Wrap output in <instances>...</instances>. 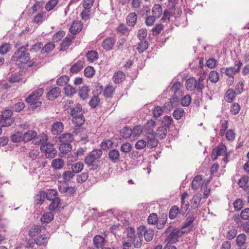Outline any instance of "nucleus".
<instances>
[{
  "label": "nucleus",
  "instance_id": "obj_29",
  "mask_svg": "<svg viewBox=\"0 0 249 249\" xmlns=\"http://www.w3.org/2000/svg\"><path fill=\"white\" fill-rule=\"evenodd\" d=\"M152 13L155 17L159 18L162 13V8L159 4H155L152 9Z\"/></svg>",
  "mask_w": 249,
  "mask_h": 249
},
{
  "label": "nucleus",
  "instance_id": "obj_64",
  "mask_svg": "<svg viewBox=\"0 0 249 249\" xmlns=\"http://www.w3.org/2000/svg\"><path fill=\"white\" fill-rule=\"evenodd\" d=\"M100 102V100L98 96L95 95L91 98L89 104L92 108H95L99 105Z\"/></svg>",
  "mask_w": 249,
  "mask_h": 249
},
{
  "label": "nucleus",
  "instance_id": "obj_11",
  "mask_svg": "<svg viewBox=\"0 0 249 249\" xmlns=\"http://www.w3.org/2000/svg\"><path fill=\"white\" fill-rule=\"evenodd\" d=\"M235 63L237 68L231 67L226 68L225 70V74L229 77H234V75L240 71L242 63L240 61H236Z\"/></svg>",
  "mask_w": 249,
  "mask_h": 249
},
{
  "label": "nucleus",
  "instance_id": "obj_21",
  "mask_svg": "<svg viewBox=\"0 0 249 249\" xmlns=\"http://www.w3.org/2000/svg\"><path fill=\"white\" fill-rule=\"evenodd\" d=\"M84 60H80L72 65L70 68V72L72 73H76L78 72L82 69L84 67Z\"/></svg>",
  "mask_w": 249,
  "mask_h": 249
},
{
  "label": "nucleus",
  "instance_id": "obj_2",
  "mask_svg": "<svg viewBox=\"0 0 249 249\" xmlns=\"http://www.w3.org/2000/svg\"><path fill=\"white\" fill-rule=\"evenodd\" d=\"M24 47H20L17 50L12 57V60L21 64L27 63L30 59V53L25 51Z\"/></svg>",
  "mask_w": 249,
  "mask_h": 249
},
{
  "label": "nucleus",
  "instance_id": "obj_40",
  "mask_svg": "<svg viewBox=\"0 0 249 249\" xmlns=\"http://www.w3.org/2000/svg\"><path fill=\"white\" fill-rule=\"evenodd\" d=\"M236 94L232 89H229L225 94V100L229 103L232 102Z\"/></svg>",
  "mask_w": 249,
  "mask_h": 249
},
{
  "label": "nucleus",
  "instance_id": "obj_53",
  "mask_svg": "<svg viewBox=\"0 0 249 249\" xmlns=\"http://www.w3.org/2000/svg\"><path fill=\"white\" fill-rule=\"evenodd\" d=\"M148 42L146 40L142 41L138 45L137 49L139 53L144 52L148 47Z\"/></svg>",
  "mask_w": 249,
  "mask_h": 249
},
{
  "label": "nucleus",
  "instance_id": "obj_52",
  "mask_svg": "<svg viewBox=\"0 0 249 249\" xmlns=\"http://www.w3.org/2000/svg\"><path fill=\"white\" fill-rule=\"evenodd\" d=\"M11 140L14 142H19L23 141V133L17 132L11 136Z\"/></svg>",
  "mask_w": 249,
  "mask_h": 249
},
{
  "label": "nucleus",
  "instance_id": "obj_50",
  "mask_svg": "<svg viewBox=\"0 0 249 249\" xmlns=\"http://www.w3.org/2000/svg\"><path fill=\"white\" fill-rule=\"evenodd\" d=\"M70 78L66 75H63L59 77L56 81V84L59 86H64L66 85L69 81Z\"/></svg>",
  "mask_w": 249,
  "mask_h": 249
},
{
  "label": "nucleus",
  "instance_id": "obj_10",
  "mask_svg": "<svg viewBox=\"0 0 249 249\" xmlns=\"http://www.w3.org/2000/svg\"><path fill=\"white\" fill-rule=\"evenodd\" d=\"M188 194L187 192H184L181 196V207H180V214L183 215L188 210L190 203L188 200L187 197Z\"/></svg>",
  "mask_w": 249,
  "mask_h": 249
},
{
  "label": "nucleus",
  "instance_id": "obj_8",
  "mask_svg": "<svg viewBox=\"0 0 249 249\" xmlns=\"http://www.w3.org/2000/svg\"><path fill=\"white\" fill-rule=\"evenodd\" d=\"M139 235L144 236V239L146 241H150L152 240L154 231L151 229H146L144 226H141L138 228Z\"/></svg>",
  "mask_w": 249,
  "mask_h": 249
},
{
  "label": "nucleus",
  "instance_id": "obj_16",
  "mask_svg": "<svg viewBox=\"0 0 249 249\" xmlns=\"http://www.w3.org/2000/svg\"><path fill=\"white\" fill-rule=\"evenodd\" d=\"M61 90L58 87L53 88L47 93L46 98L51 101L56 99L60 94Z\"/></svg>",
  "mask_w": 249,
  "mask_h": 249
},
{
  "label": "nucleus",
  "instance_id": "obj_22",
  "mask_svg": "<svg viewBox=\"0 0 249 249\" xmlns=\"http://www.w3.org/2000/svg\"><path fill=\"white\" fill-rule=\"evenodd\" d=\"M199 78L198 80H196V82L197 84V88L200 90L202 91V90L204 89L205 86L204 84V80L206 78V72L204 71H201L198 73Z\"/></svg>",
  "mask_w": 249,
  "mask_h": 249
},
{
  "label": "nucleus",
  "instance_id": "obj_28",
  "mask_svg": "<svg viewBox=\"0 0 249 249\" xmlns=\"http://www.w3.org/2000/svg\"><path fill=\"white\" fill-rule=\"evenodd\" d=\"M167 128L166 126H164L161 125L159 126L156 132L155 133L157 137H159V138L160 139H164L166 137L167 134Z\"/></svg>",
  "mask_w": 249,
  "mask_h": 249
},
{
  "label": "nucleus",
  "instance_id": "obj_36",
  "mask_svg": "<svg viewBox=\"0 0 249 249\" xmlns=\"http://www.w3.org/2000/svg\"><path fill=\"white\" fill-rule=\"evenodd\" d=\"M52 166L55 169H61L64 165V161L61 159H55L52 160Z\"/></svg>",
  "mask_w": 249,
  "mask_h": 249
},
{
  "label": "nucleus",
  "instance_id": "obj_47",
  "mask_svg": "<svg viewBox=\"0 0 249 249\" xmlns=\"http://www.w3.org/2000/svg\"><path fill=\"white\" fill-rule=\"evenodd\" d=\"M59 149L61 153L66 154L71 149V146L69 143H61L59 147Z\"/></svg>",
  "mask_w": 249,
  "mask_h": 249
},
{
  "label": "nucleus",
  "instance_id": "obj_6",
  "mask_svg": "<svg viewBox=\"0 0 249 249\" xmlns=\"http://www.w3.org/2000/svg\"><path fill=\"white\" fill-rule=\"evenodd\" d=\"M155 135L153 130L148 131L145 134L144 139L146 141L148 148H152L157 146L158 141L155 138Z\"/></svg>",
  "mask_w": 249,
  "mask_h": 249
},
{
  "label": "nucleus",
  "instance_id": "obj_49",
  "mask_svg": "<svg viewBox=\"0 0 249 249\" xmlns=\"http://www.w3.org/2000/svg\"><path fill=\"white\" fill-rule=\"evenodd\" d=\"M55 47L53 43L50 42L47 43L41 50L42 54L48 53L53 50Z\"/></svg>",
  "mask_w": 249,
  "mask_h": 249
},
{
  "label": "nucleus",
  "instance_id": "obj_48",
  "mask_svg": "<svg viewBox=\"0 0 249 249\" xmlns=\"http://www.w3.org/2000/svg\"><path fill=\"white\" fill-rule=\"evenodd\" d=\"M75 174L72 171H65L62 174L63 179L65 183L69 181L71 179L73 178Z\"/></svg>",
  "mask_w": 249,
  "mask_h": 249
},
{
  "label": "nucleus",
  "instance_id": "obj_3",
  "mask_svg": "<svg viewBox=\"0 0 249 249\" xmlns=\"http://www.w3.org/2000/svg\"><path fill=\"white\" fill-rule=\"evenodd\" d=\"M44 93V89L43 88H38L34 90L32 93L26 99V101L28 103L31 104H35L36 107H39L41 104V102L36 101Z\"/></svg>",
  "mask_w": 249,
  "mask_h": 249
},
{
  "label": "nucleus",
  "instance_id": "obj_46",
  "mask_svg": "<svg viewBox=\"0 0 249 249\" xmlns=\"http://www.w3.org/2000/svg\"><path fill=\"white\" fill-rule=\"evenodd\" d=\"M181 87L182 84L180 82H177L171 87V90L174 92V93L179 95L180 93L183 94L181 90Z\"/></svg>",
  "mask_w": 249,
  "mask_h": 249
},
{
  "label": "nucleus",
  "instance_id": "obj_18",
  "mask_svg": "<svg viewBox=\"0 0 249 249\" xmlns=\"http://www.w3.org/2000/svg\"><path fill=\"white\" fill-rule=\"evenodd\" d=\"M90 91V89L88 86H82L78 90V95L81 99L85 100L88 98Z\"/></svg>",
  "mask_w": 249,
  "mask_h": 249
},
{
  "label": "nucleus",
  "instance_id": "obj_24",
  "mask_svg": "<svg viewBox=\"0 0 249 249\" xmlns=\"http://www.w3.org/2000/svg\"><path fill=\"white\" fill-rule=\"evenodd\" d=\"M183 96V94H180L178 95V94L174 93L172 95V101L170 102L166 103V104L168 107H167V109L168 110H170L171 108L173 107L177 103H178L180 100V98Z\"/></svg>",
  "mask_w": 249,
  "mask_h": 249
},
{
  "label": "nucleus",
  "instance_id": "obj_7",
  "mask_svg": "<svg viewBox=\"0 0 249 249\" xmlns=\"http://www.w3.org/2000/svg\"><path fill=\"white\" fill-rule=\"evenodd\" d=\"M184 233H185V231L178 228H176L168 236L167 240L168 243L174 244L178 241V238L181 237Z\"/></svg>",
  "mask_w": 249,
  "mask_h": 249
},
{
  "label": "nucleus",
  "instance_id": "obj_60",
  "mask_svg": "<svg viewBox=\"0 0 249 249\" xmlns=\"http://www.w3.org/2000/svg\"><path fill=\"white\" fill-rule=\"evenodd\" d=\"M249 181V177L247 176L242 177L239 180L238 184L240 187L242 188L244 190H246L247 188V183Z\"/></svg>",
  "mask_w": 249,
  "mask_h": 249
},
{
  "label": "nucleus",
  "instance_id": "obj_1",
  "mask_svg": "<svg viewBox=\"0 0 249 249\" xmlns=\"http://www.w3.org/2000/svg\"><path fill=\"white\" fill-rule=\"evenodd\" d=\"M102 154L101 149H96L93 150L85 157L84 162L90 170H95L99 167L101 163L100 159Z\"/></svg>",
  "mask_w": 249,
  "mask_h": 249
},
{
  "label": "nucleus",
  "instance_id": "obj_20",
  "mask_svg": "<svg viewBox=\"0 0 249 249\" xmlns=\"http://www.w3.org/2000/svg\"><path fill=\"white\" fill-rule=\"evenodd\" d=\"M108 158L112 162L115 163L119 161L120 159V152L116 149L110 150L108 153Z\"/></svg>",
  "mask_w": 249,
  "mask_h": 249
},
{
  "label": "nucleus",
  "instance_id": "obj_51",
  "mask_svg": "<svg viewBox=\"0 0 249 249\" xmlns=\"http://www.w3.org/2000/svg\"><path fill=\"white\" fill-rule=\"evenodd\" d=\"M86 57L88 61L93 62L98 59V53L95 51H90L86 53Z\"/></svg>",
  "mask_w": 249,
  "mask_h": 249
},
{
  "label": "nucleus",
  "instance_id": "obj_32",
  "mask_svg": "<svg viewBox=\"0 0 249 249\" xmlns=\"http://www.w3.org/2000/svg\"><path fill=\"white\" fill-rule=\"evenodd\" d=\"M73 136L70 133L63 134L59 137V142L61 143H70L71 142L73 141Z\"/></svg>",
  "mask_w": 249,
  "mask_h": 249
},
{
  "label": "nucleus",
  "instance_id": "obj_13",
  "mask_svg": "<svg viewBox=\"0 0 249 249\" xmlns=\"http://www.w3.org/2000/svg\"><path fill=\"white\" fill-rule=\"evenodd\" d=\"M185 85L186 89L188 90L193 91L194 89H196L198 92H202L197 88L196 80L193 77H190L186 80Z\"/></svg>",
  "mask_w": 249,
  "mask_h": 249
},
{
  "label": "nucleus",
  "instance_id": "obj_59",
  "mask_svg": "<svg viewBox=\"0 0 249 249\" xmlns=\"http://www.w3.org/2000/svg\"><path fill=\"white\" fill-rule=\"evenodd\" d=\"M246 236L245 234H240L238 235L236 238V244L238 247L243 246L246 242Z\"/></svg>",
  "mask_w": 249,
  "mask_h": 249
},
{
  "label": "nucleus",
  "instance_id": "obj_45",
  "mask_svg": "<svg viewBox=\"0 0 249 249\" xmlns=\"http://www.w3.org/2000/svg\"><path fill=\"white\" fill-rule=\"evenodd\" d=\"M209 79L213 83H216L219 80V74L216 71H212L209 75Z\"/></svg>",
  "mask_w": 249,
  "mask_h": 249
},
{
  "label": "nucleus",
  "instance_id": "obj_61",
  "mask_svg": "<svg viewBox=\"0 0 249 249\" xmlns=\"http://www.w3.org/2000/svg\"><path fill=\"white\" fill-rule=\"evenodd\" d=\"M45 12L38 13L33 19V22L35 23H41L44 20L45 18Z\"/></svg>",
  "mask_w": 249,
  "mask_h": 249
},
{
  "label": "nucleus",
  "instance_id": "obj_38",
  "mask_svg": "<svg viewBox=\"0 0 249 249\" xmlns=\"http://www.w3.org/2000/svg\"><path fill=\"white\" fill-rule=\"evenodd\" d=\"M48 237L45 234L38 236L35 239V242L38 246H46L48 242Z\"/></svg>",
  "mask_w": 249,
  "mask_h": 249
},
{
  "label": "nucleus",
  "instance_id": "obj_63",
  "mask_svg": "<svg viewBox=\"0 0 249 249\" xmlns=\"http://www.w3.org/2000/svg\"><path fill=\"white\" fill-rule=\"evenodd\" d=\"M64 90L66 95L68 96H71L76 92L75 89L70 85L65 86Z\"/></svg>",
  "mask_w": 249,
  "mask_h": 249
},
{
  "label": "nucleus",
  "instance_id": "obj_58",
  "mask_svg": "<svg viewBox=\"0 0 249 249\" xmlns=\"http://www.w3.org/2000/svg\"><path fill=\"white\" fill-rule=\"evenodd\" d=\"M173 122V118L171 116H165L163 117L161 124L166 128H169Z\"/></svg>",
  "mask_w": 249,
  "mask_h": 249
},
{
  "label": "nucleus",
  "instance_id": "obj_27",
  "mask_svg": "<svg viewBox=\"0 0 249 249\" xmlns=\"http://www.w3.org/2000/svg\"><path fill=\"white\" fill-rule=\"evenodd\" d=\"M85 121V117L82 113L73 117L72 119V122L75 126H81Z\"/></svg>",
  "mask_w": 249,
  "mask_h": 249
},
{
  "label": "nucleus",
  "instance_id": "obj_30",
  "mask_svg": "<svg viewBox=\"0 0 249 249\" xmlns=\"http://www.w3.org/2000/svg\"><path fill=\"white\" fill-rule=\"evenodd\" d=\"M73 37H66L60 44V51L67 50L71 43Z\"/></svg>",
  "mask_w": 249,
  "mask_h": 249
},
{
  "label": "nucleus",
  "instance_id": "obj_44",
  "mask_svg": "<svg viewBox=\"0 0 249 249\" xmlns=\"http://www.w3.org/2000/svg\"><path fill=\"white\" fill-rule=\"evenodd\" d=\"M120 135L124 139L132 137L131 129L128 127H124L120 130Z\"/></svg>",
  "mask_w": 249,
  "mask_h": 249
},
{
  "label": "nucleus",
  "instance_id": "obj_19",
  "mask_svg": "<svg viewBox=\"0 0 249 249\" xmlns=\"http://www.w3.org/2000/svg\"><path fill=\"white\" fill-rule=\"evenodd\" d=\"M167 106L165 104L163 107L157 106L152 110L153 117L155 119L159 118L164 112L165 110L169 111L167 109Z\"/></svg>",
  "mask_w": 249,
  "mask_h": 249
},
{
  "label": "nucleus",
  "instance_id": "obj_41",
  "mask_svg": "<svg viewBox=\"0 0 249 249\" xmlns=\"http://www.w3.org/2000/svg\"><path fill=\"white\" fill-rule=\"evenodd\" d=\"M53 214L52 212H47L41 217V221L42 223H49L53 219Z\"/></svg>",
  "mask_w": 249,
  "mask_h": 249
},
{
  "label": "nucleus",
  "instance_id": "obj_55",
  "mask_svg": "<svg viewBox=\"0 0 249 249\" xmlns=\"http://www.w3.org/2000/svg\"><path fill=\"white\" fill-rule=\"evenodd\" d=\"M184 109L182 108H177L173 113L174 118L176 120L180 119L184 115Z\"/></svg>",
  "mask_w": 249,
  "mask_h": 249
},
{
  "label": "nucleus",
  "instance_id": "obj_42",
  "mask_svg": "<svg viewBox=\"0 0 249 249\" xmlns=\"http://www.w3.org/2000/svg\"><path fill=\"white\" fill-rule=\"evenodd\" d=\"M125 78V74L122 71H118L115 73L113 77V80L116 84H119L123 81Z\"/></svg>",
  "mask_w": 249,
  "mask_h": 249
},
{
  "label": "nucleus",
  "instance_id": "obj_43",
  "mask_svg": "<svg viewBox=\"0 0 249 249\" xmlns=\"http://www.w3.org/2000/svg\"><path fill=\"white\" fill-rule=\"evenodd\" d=\"M70 110V114L72 117H74L75 116L79 115L80 113H82V106L79 104H76L75 105L74 107H72L71 108Z\"/></svg>",
  "mask_w": 249,
  "mask_h": 249
},
{
  "label": "nucleus",
  "instance_id": "obj_14",
  "mask_svg": "<svg viewBox=\"0 0 249 249\" xmlns=\"http://www.w3.org/2000/svg\"><path fill=\"white\" fill-rule=\"evenodd\" d=\"M64 130V125L61 122L56 121L53 123L51 127V132L53 135H58L60 134Z\"/></svg>",
  "mask_w": 249,
  "mask_h": 249
},
{
  "label": "nucleus",
  "instance_id": "obj_5",
  "mask_svg": "<svg viewBox=\"0 0 249 249\" xmlns=\"http://www.w3.org/2000/svg\"><path fill=\"white\" fill-rule=\"evenodd\" d=\"M41 151L45 153L47 158L52 159L56 155L57 151L54 148L53 145L48 143L43 144L40 147Z\"/></svg>",
  "mask_w": 249,
  "mask_h": 249
},
{
  "label": "nucleus",
  "instance_id": "obj_9",
  "mask_svg": "<svg viewBox=\"0 0 249 249\" xmlns=\"http://www.w3.org/2000/svg\"><path fill=\"white\" fill-rule=\"evenodd\" d=\"M227 148L225 144L221 143L215 148L213 149L212 153V158L215 160L219 156H222L226 153Z\"/></svg>",
  "mask_w": 249,
  "mask_h": 249
},
{
  "label": "nucleus",
  "instance_id": "obj_34",
  "mask_svg": "<svg viewBox=\"0 0 249 249\" xmlns=\"http://www.w3.org/2000/svg\"><path fill=\"white\" fill-rule=\"evenodd\" d=\"M178 213L180 214V210L177 205L172 206L169 213V217L171 219H174Z\"/></svg>",
  "mask_w": 249,
  "mask_h": 249
},
{
  "label": "nucleus",
  "instance_id": "obj_15",
  "mask_svg": "<svg viewBox=\"0 0 249 249\" xmlns=\"http://www.w3.org/2000/svg\"><path fill=\"white\" fill-rule=\"evenodd\" d=\"M116 39L114 37H108L104 39L102 42V47L106 51L112 49Z\"/></svg>",
  "mask_w": 249,
  "mask_h": 249
},
{
  "label": "nucleus",
  "instance_id": "obj_33",
  "mask_svg": "<svg viewBox=\"0 0 249 249\" xmlns=\"http://www.w3.org/2000/svg\"><path fill=\"white\" fill-rule=\"evenodd\" d=\"M114 90L115 89L112 86L108 85L105 87L103 91V95L106 98L112 97Z\"/></svg>",
  "mask_w": 249,
  "mask_h": 249
},
{
  "label": "nucleus",
  "instance_id": "obj_62",
  "mask_svg": "<svg viewBox=\"0 0 249 249\" xmlns=\"http://www.w3.org/2000/svg\"><path fill=\"white\" fill-rule=\"evenodd\" d=\"M52 202L49 205V208L51 211H54L57 209L60 204V199L59 198H54L51 200Z\"/></svg>",
  "mask_w": 249,
  "mask_h": 249
},
{
  "label": "nucleus",
  "instance_id": "obj_57",
  "mask_svg": "<svg viewBox=\"0 0 249 249\" xmlns=\"http://www.w3.org/2000/svg\"><path fill=\"white\" fill-rule=\"evenodd\" d=\"M41 231L40 226L38 225H34L33 226L29 231V235L30 237H33L37 235Z\"/></svg>",
  "mask_w": 249,
  "mask_h": 249
},
{
  "label": "nucleus",
  "instance_id": "obj_56",
  "mask_svg": "<svg viewBox=\"0 0 249 249\" xmlns=\"http://www.w3.org/2000/svg\"><path fill=\"white\" fill-rule=\"evenodd\" d=\"M142 127L140 125H137L131 129L132 137L135 138L140 136L142 132Z\"/></svg>",
  "mask_w": 249,
  "mask_h": 249
},
{
  "label": "nucleus",
  "instance_id": "obj_23",
  "mask_svg": "<svg viewBox=\"0 0 249 249\" xmlns=\"http://www.w3.org/2000/svg\"><path fill=\"white\" fill-rule=\"evenodd\" d=\"M138 17L136 13H130L126 18V24L129 26L133 27L137 23Z\"/></svg>",
  "mask_w": 249,
  "mask_h": 249
},
{
  "label": "nucleus",
  "instance_id": "obj_31",
  "mask_svg": "<svg viewBox=\"0 0 249 249\" xmlns=\"http://www.w3.org/2000/svg\"><path fill=\"white\" fill-rule=\"evenodd\" d=\"M202 180V176L200 175L196 176L192 182V188L194 190H196L198 189L200 182Z\"/></svg>",
  "mask_w": 249,
  "mask_h": 249
},
{
  "label": "nucleus",
  "instance_id": "obj_26",
  "mask_svg": "<svg viewBox=\"0 0 249 249\" xmlns=\"http://www.w3.org/2000/svg\"><path fill=\"white\" fill-rule=\"evenodd\" d=\"M135 248H139L141 247L142 242V236L139 234L138 229H137V234L135 235L131 240Z\"/></svg>",
  "mask_w": 249,
  "mask_h": 249
},
{
  "label": "nucleus",
  "instance_id": "obj_54",
  "mask_svg": "<svg viewBox=\"0 0 249 249\" xmlns=\"http://www.w3.org/2000/svg\"><path fill=\"white\" fill-rule=\"evenodd\" d=\"M46 137V136H44L43 138L42 136L36 135L32 140H33V142L36 145L39 144L40 143H41L42 145H43L44 144L47 140Z\"/></svg>",
  "mask_w": 249,
  "mask_h": 249
},
{
  "label": "nucleus",
  "instance_id": "obj_37",
  "mask_svg": "<svg viewBox=\"0 0 249 249\" xmlns=\"http://www.w3.org/2000/svg\"><path fill=\"white\" fill-rule=\"evenodd\" d=\"M84 167V163L82 162L79 161L72 164L71 166V171L74 174H77L81 172Z\"/></svg>",
  "mask_w": 249,
  "mask_h": 249
},
{
  "label": "nucleus",
  "instance_id": "obj_12",
  "mask_svg": "<svg viewBox=\"0 0 249 249\" xmlns=\"http://www.w3.org/2000/svg\"><path fill=\"white\" fill-rule=\"evenodd\" d=\"M194 216H190L187 218L181 227V230L185 231V233L190 231L194 227V221L195 220Z\"/></svg>",
  "mask_w": 249,
  "mask_h": 249
},
{
  "label": "nucleus",
  "instance_id": "obj_4",
  "mask_svg": "<svg viewBox=\"0 0 249 249\" xmlns=\"http://www.w3.org/2000/svg\"><path fill=\"white\" fill-rule=\"evenodd\" d=\"M13 112L11 110L6 109L3 111L0 119V126H8L11 125L13 123L12 118Z\"/></svg>",
  "mask_w": 249,
  "mask_h": 249
},
{
  "label": "nucleus",
  "instance_id": "obj_35",
  "mask_svg": "<svg viewBox=\"0 0 249 249\" xmlns=\"http://www.w3.org/2000/svg\"><path fill=\"white\" fill-rule=\"evenodd\" d=\"M37 135L36 131L34 130H29L23 134V142H28L32 140Z\"/></svg>",
  "mask_w": 249,
  "mask_h": 249
},
{
  "label": "nucleus",
  "instance_id": "obj_25",
  "mask_svg": "<svg viewBox=\"0 0 249 249\" xmlns=\"http://www.w3.org/2000/svg\"><path fill=\"white\" fill-rule=\"evenodd\" d=\"M105 238L100 235H97L93 238V244L97 249L102 248L105 245Z\"/></svg>",
  "mask_w": 249,
  "mask_h": 249
},
{
  "label": "nucleus",
  "instance_id": "obj_17",
  "mask_svg": "<svg viewBox=\"0 0 249 249\" xmlns=\"http://www.w3.org/2000/svg\"><path fill=\"white\" fill-rule=\"evenodd\" d=\"M83 23L81 21H74L70 28V32L73 35H76L81 31Z\"/></svg>",
  "mask_w": 249,
  "mask_h": 249
},
{
  "label": "nucleus",
  "instance_id": "obj_39",
  "mask_svg": "<svg viewBox=\"0 0 249 249\" xmlns=\"http://www.w3.org/2000/svg\"><path fill=\"white\" fill-rule=\"evenodd\" d=\"M201 199L202 197L201 194H197L193 197L192 200V207L194 209H196L199 207Z\"/></svg>",
  "mask_w": 249,
  "mask_h": 249
}]
</instances>
